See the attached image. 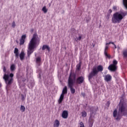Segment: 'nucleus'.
I'll return each mask as SVG.
<instances>
[{
    "label": "nucleus",
    "instance_id": "14",
    "mask_svg": "<svg viewBox=\"0 0 127 127\" xmlns=\"http://www.w3.org/2000/svg\"><path fill=\"white\" fill-rule=\"evenodd\" d=\"M45 49H47V50H48V51H50V48L49 47V46L48 45H44L43 46L42 48V50H45Z\"/></svg>",
    "mask_w": 127,
    "mask_h": 127
},
{
    "label": "nucleus",
    "instance_id": "21",
    "mask_svg": "<svg viewBox=\"0 0 127 127\" xmlns=\"http://www.w3.org/2000/svg\"><path fill=\"white\" fill-rule=\"evenodd\" d=\"M123 54L124 58H127V50L123 51Z\"/></svg>",
    "mask_w": 127,
    "mask_h": 127
},
{
    "label": "nucleus",
    "instance_id": "5",
    "mask_svg": "<svg viewBox=\"0 0 127 127\" xmlns=\"http://www.w3.org/2000/svg\"><path fill=\"white\" fill-rule=\"evenodd\" d=\"M103 70H104V67L102 65H98L97 66V68L95 66H94L92 68V70L88 76V79H92L93 77H95L96 75H98V73H99V72H102Z\"/></svg>",
    "mask_w": 127,
    "mask_h": 127
},
{
    "label": "nucleus",
    "instance_id": "23",
    "mask_svg": "<svg viewBox=\"0 0 127 127\" xmlns=\"http://www.w3.org/2000/svg\"><path fill=\"white\" fill-rule=\"evenodd\" d=\"M36 62L38 64V63H40L41 62V58L38 57L36 59Z\"/></svg>",
    "mask_w": 127,
    "mask_h": 127
},
{
    "label": "nucleus",
    "instance_id": "29",
    "mask_svg": "<svg viewBox=\"0 0 127 127\" xmlns=\"http://www.w3.org/2000/svg\"><path fill=\"white\" fill-rule=\"evenodd\" d=\"M81 39H82V37L81 36H79L77 39H75V41H78V40L80 41Z\"/></svg>",
    "mask_w": 127,
    "mask_h": 127
},
{
    "label": "nucleus",
    "instance_id": "19",
    "mask_svg": "<svg viewBox=\"0 0 127 127\" xmlns=\"http://www.w3.org/2000/svg\"><path fill=\"white\" fill-rule=\"evenodd\" d=\"M42 11H43L44 13H47V11H48V9L46 8V6H44L42 9Z\"/></svg>",
    "mask_w": 127,
    "mask_h": 127
},
{
    "label": "nucleus",
    "instance_id": "2",
    "mask_svg": "<svg viewBox=\"0 0 127 127\" xmlns=\"http://www.w3.org/2000/svg\"><path fill=\"white\" fill-rule=\"evenodd\" d=\"M40 40L38 39L37 34H34L33 37L28 44V50L27 51L28 57H30V55L33 53L35 48H36L37 45H39Z\"/></svg>",
    "mask_w": 127,
    "mask_h": 127
},
{
    "label": "nucleus",
    "instance_id": "11",
    "mask_svg": "<svg viewBox=\"0 0 127 127\" xmlns=\"http://www.w3.org/2000/svg\"><path fill=\"white\" fill-rule=\"evenodd\" d=\"M104 80L106 82H111L112 81V75L110 74H107L104 76Z\"/></svg>",
    "mask_w": 127,
    "mask_h": 127
},
{
    "label": "nucleus",
    "instance_id": "22",
    "mask_svg": "<svg viewBox=\"0 0 127 127\" xmlns=\"http://www.w3.org/2000/svg\"><path fill=\"white\" fill-rule=\"evenodd\" d=\"M10 69V70L12 71H14V70H15V65H14V64H12V65H11Z\"/></svg>",
    "mask_w": 127,
    "mask_h": 127
},
{
    "label": "nucleus",
    "instance_id": "12",
    "mask_svg": "<svg viewBox=\"0 0 127 127\" xmlns=\"http://www.w3.org/2000/svg\"><path fill=\"white\" fill-rule=\"evenodd\" d=\"M68 111L64 110L63 112V113L62 114V117L63 119H67L68 118Z\"/></svg>",
    "mask_w": 127,
    "mask_h": 127
},
{
    "label": "nucleus",
    "instance_id": "24",
    "mask_svg": "<svg viewBox=\"0 0 127 127\" xmlns=\"http://www.w3.org/2000/svg\"><path fill=\"white\" fill-rule=\"evenodd\" d=\"M123 2L125 7L127 9V0H123Z\"/></svg>",
    "mask_w": 127,
    "mask_h": 127
},
{
    "label": "nucleus",
    "instance_id": "33",
    "mask_svg": "<svg viewBox=\"0 0 127 127\" xmlns=\"http://www.w3.org/2000/svg\"><path fill=\"white\" fill-rule=\"evenodd\" d=\"M113 8L114 10H118V7H117V6H114Z\"/></svg>",
    "mask_w": 127,
    "mask_h": 127
},
{
    "label": "nucleus",
    "instance_id": "30",
    "mask_svg": "<svg viewBox=\"0 0 127 127\" xmlns=\"http://www.w3.org/2000/svg\"><path fill=\"white\" fill-rule=\"evenodd\" d=\"M80 125V127H85V125H84V123H83L82 122H81L79 124Z\"/></svg>",
    "mask_w": 127,
    "mask_h": 127
},
{
    "label": "nucleus",
    "instance_id": "4",
    "mask_svg": "<svg viewBox=\"0 0 127 127\" xmlns=\"http://www.w3.org/2000/svg\"><path fill=\"white\" fill-rule=\"evenodd\" d=\"M75 80H76V74L70 73L68 79V86L70 89L71 94H75V92H76L75 89L73 88Z\"/></svg>",
    "mask_w": 127,
    "mask_h": 127
},
{
    "label": "nucleus",
    "instance_id": "35",
    "mask_svg": "<svg viewBox=\"0 0 127 127\" xmlns=\"http://www.w3.org/2000/svg\"><path fill=\"white\" fill-rule=\"evenodd\" d=\"M109 44H114V42H109V43H107L106 44V46H107V45H109Z\"/></svg>",
    "mask_w": 127,
    "mask_h": 127
},
{
    "label": "nucleus",
    "instance_id": "37",
    "mask_svg": "<svg viewBox=\"0 0 127 127\" xmlns=\"http://www.w3.org/2000/svg\"><path fill=\"white\" fill-rule=\"evenodd\" d=\"M114 46V47H115V49H117V45H116V44H115V43H114V44H112Z\"/></svg>",
    "mask_w": 127,
    "mask_h": 127
},
{
    "label": "nucleus",
    "instance_id": "15",
    "mask_svg": "<svg viewBox=\"0 0 127 127\" xmlns=\"http://www.w3.org/2000/svg\"><path fill=\"white\" fill-rule=\"evenodd\" d=\"M68 92V90L67 89V86H64V87L63 89L62 95H65V94H67Z\"/></svg>",
    "mask_w": 127,
    "mask_h": 127
},
{
    "label": "nucleus",
    "instance_id": "31",
    "mask_svg": "<svg viewBox=\"0 0 127 127\" xmlns=\"http://www.w3.org/2000/svg\"><path fill=\"white\" fill-rule=\"evenodd\" d=\"M109 49V46H106L105 48L104 52H107V51Z\"/></svg>",
    "mask_w": 127,
    "mask_h": 127
},
{
    "label": "nucleus",
    "instance_id": "1",
    "mask_svg": "<svg viewBox=\"0 0 127 127\" xmlns=\"http://www.w3.org/2000/svg\"><path fill=\"white\" fill-rule=\"evenodd\" d=\"M126 116L127 118V105L122 101H120L119 104V110L115 109L113 112V117L116 118V121H121L122 117Z\"/></svg>",
    "mask_w": 127,
    "mask_h": 127
},
{
    "label": "nucleus",
    "instance_id": "34",
    "mask_svg": "<svg viewBox=\"0 0 127 127\" xmlns=\"http://www.w3.org/2000/svg\"><path fill=\"white\" fill-rule=\"evenodd\" d=\"M81 95L82 97H83V98H85V97H86V94L84 92H81Z\"/></svg>",
    "mask_w": 127,
    "mask_h": 127
},
{
    "label": "nucleus",
    "instance_id": "25",
    "mask_svg": "<svg viewBox=\"0 0 127 127\" xmlns=\"http://www.w3.org/2000/svg\"><path fill=\"white\" fill-rule=\"evenodd\" d=\"M21 100L22 101V102H23V101H25V99H26V94H25V95H23V94H21Z\"/></svg>",
    "mask_w": 127,
    "mask_h": 127
},
{
    "label": "nucleus",
    "instance_id": "6",
    "mask_svg": "<svg viewBox=\"0 0 127 127\" xmlns=\"http://www.w3.org/2000/svg\"><path fill=\"white\" fill-rule=\"evenodd\" d=\"M13 73H10L8 74H4L3 77L6 84L7 85H11L12 81H13Z\"/></svg>",
    "mask_w": 127,
    "mask_h": 127
},
{
    "label": "nucleus",
    "instance_id": "18",
    "mask_svg": "<svg viewBox=\"0 0 127 127\" xmlns=\"http://www.w3.org/2000/svg\"><path fill=\"white\" fill-rule=\"evenodd\" d=\"M104 55L106 59H111V56L107 52H104Z\"/></svg>",
    "mask_w": 127,
    "mask_h": 127
},
{
    "label": "nucleus",
    "instance_id": "13",
    "mask_svg": "<svg viewBox=\"0 0 127 127\" xmlns=\"http://www.w3.org/2000/svg\"><path fill=\"white\" fill-rule=\"evenodd\" d=\"M60 126V122L59 120H56L54 124V127H59Z\"/></svg>",
    "mask_w": 127,
    "mask_h": 127
},
{
    "label": "nucleus",
    "instance_id": "20",
    "mask_svg": "<svg viewBox=\"0 0 127 127\" xmlns=\"http://www.w3.org/2000/svg\"><path fill=\"white\" fill-rule=\"evenodd\" d=\"M94 110H95V108L94 107L90 108V118H92V116L93 115V114H94Z\"/></svg>",
    "mask_w": 127,
    "mask_h": 127
},
{
    "label": "nucleus",
    "instance_id": "10",
    "mask_svg": "<svg viewBox=\"0 0 127 127\" xmlns=\"http://www.w3.org/2000/svg\"><path fill=\"white\" fill-rule=\"evenodd\" d=\"M26 38V35H23L20 39V45H23L25 42V39Z\"/></svg>",
    "mask_w": 127,
    "mask_h": 127
},
{
    "label": "nucleus",
    "instance_id": "38",
    "mask_svg": "<svg viewBox=\"0 0 127 127\" xmlns=\"http://www.w3.org/2000/svg\"><path fill=\"white\" fill-rule=\"evenodd\" d=\"M109 13H112V12H113V11L111 9H110L109 10Z\"/></svg>",
    "mask_w": 127,
    "mask_h": 127
},
{
    "label": "nucleus",
    "instance_id": "17",
    "mask_svg": "<svg viewBox=\"0 0 127 127\" xmlns=\"http://www.w3.org/2000/svg\"><path fill=\"white\" fill-rule=\"evenodd\" d=\"M94 125V120L93 119L89 120V127H92Z\"/></svg>",
    "mask_w": 127,
    "mask_h": 127
},
{
    "label": "nucleus",
    "instance_id": "9",
    "mask_svg": "<svg viewBox=\"0 0 127 127\" xmlns=\"http://www.w3.org/2000/svg\"><path fill=\"white\" fill-rule=\"evenodd\" d=\"M85 81V78L83 76H79L77 78L76 80V84H83V82Z\"/></svg>",
    "mask_w": 127,
    "mask_h": 127
},
{
    "label": "nucleus",
    "instance_id": "27",
    "mask_svg": "<svg viewBox=\"0 0 127 127\" xmlns=\"http://www.w3.org/2000/svg\"><path fill=\"white\" fill-rule=\"evenodd\" d=\"M20 111L21 112H25V107L23 105H21V107L20 108Z\"/></svg>",
    "mask_w": 127,
    "mask_h": 127
},
{
    "label": "nucleus",
    "instance_id": "28",
    "mask_svg": "<svg viewBox=\"0 0 127 127\" xmlns=\"http://www.w3.org/2000/svg\"><path fill=\"white\" fill-rule=\"evenodd\" d=\"M77 69V70H80L81 68V64H79L76 65Z\"/></svg>",
    "mask_w": 127,
    "mask_h": 127
},
{
    "label": "nucleus",
    "instance_id": "39",
    "mask_svg": "<svg viewBox=\"0 0 127 127\" xmlns=\"http://www.w3.org/2000/svg\"><path fill=\"white\" fill-rule=\"evenodd\" d=\"M0 88H1V83H0Z\"/></svg>",
    "mask_w": 127,
    "mask_h": 127
},
{
    "label": "nucleus",
    "instance_id": "7",
    "mask_svg": "<svg viewBox=\"0 0 127 127\" xmlns=\"http://www.w3.org/2000/svg\"><path fill=\"white\" fill-rule=\"evenodd\" d=\"M18 51V49L17 48H14V53L15 54V58H18L19 57L21 61H23L24 60V57H25V53H24V51H22L19 54Z\"/></svg>",
    "mask_w": 127,
    "mask_h": 127
},
{
    "label": "nucleus",
    "instance_id": "40",
    "mask_svg": "<svg viewBox=\"0 0 127 127\" xmlns=\"http://www.w3.org/2000/svg\"><path fill=\"white\" fill-rule=\"evenodd\" d=\"M108 103L109 104H110V102H108Z\"/></svg>",
    "mask_w": 127,
    "mask_h": 127
},
{
    "label": "nucleus",
    "instance_id": "32",
    "mask_svg": "<svg viewBox=\"0 0 127 127\" xmlns=\"http://www.w3.org/2000/svg\"><path fill=\"white\" fill-rule=\"evenodd\" d=\"M12 27H13V28H14V27H15V22L13 21L12 24Z\"/></svg>",
    "mask_w": 127,
    "mask_h": 127
},
{
    "label": "nucleus",
    "instance_id": "8",
    "mask_svg": "<svg viewBox=\"0 0 127 127\" xmlns=\"http://www.w3.org/2000/svg\"><path fill=\"white\" fill-rule=\"evenodd\" d=\"M117 65H118V62L116 60H114L113 64L108 66V70L112 72H116V70L118 69V66Z\"/></svg>",
    "mask_w": 127,
    "mask_h": 127
},
{
    "label": "nucleus",
    "instance_id": "26",
    "mask_svg": "<svg viewBox=\"0 0 127 127\" xmlns=\"http://www.w3.org/2000/svg\"><path fill=\"white\" fill-rule=\"evenodd\" d=\"M82 117L83 118H86L87 117V112L86 111H83L81 112Z\"/></svg>",
    "mask_w": 127,
    "mask_h": 127
},
{
    "label": "nucleus",
    "instance_id": "3",
    "mask_svg": "<svg viewBox=\"0 0 127 127\" xmlns=\"http://www.w3.org/2000/svg\"><path fill=\"white\" fill-rule=\"evenodd\" d=\"M127 15V12H121L120 13L119 12H116L114 14H113V16L112 17V23H120L123 19H124L125 16Z\"/></svg>",
    "mask_w": 127,
    "mask_h": 127
},
{
    "label": "nucleus",
    "instance_id": "36",
    "mask_svg": "<svg viewBox=\"0 0 127 127\" xmlns=\"http://www.w3.org/2000/svg\"><path fill=\"white\" fill-rule=\"evenodd\" d=\"M3 72H6V68H5V66L3 67Z\"/></svg>",
    "mask_w": 127,
    "mask_h": 127
},
{
    "label": "nucleus",
    "instance_id": "16",
    "mask_svg": "<svg viewBox=\"0 0 127 127\" xmlns=\"http://www.w3.org/2000/svg\"><path fill=\"white\" fill-rule=\"evenodd\" d=\"M63 100H64V95H63V94H61L58 100L59 104H61L62 102H63Z\"/></svg>",
    "mask_w": 127,
    "mask_h": 127
}]
</instances>
